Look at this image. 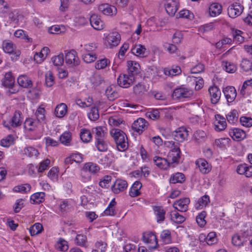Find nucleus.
I'll list each match as a JSON object with an SVG mask.
<instances>
[{"mask_svg":"<svg viewBox=\"0 0 252 252\" xmlns=\"http://www.w3.org/2000/svg\"><path fill=\"white\" fill-rule=\"evenodd\" d=\"M113 138L117 149L121 152L126 151L128 148V139L126 133L118 128H114L110 131Z\"/></svg>","mask_w":252,"mask_h":252,"instance_id":"f257e3e1","label":"nucleus"},{"mask_svg":"<svg viewBox=\"0 0 252 252\" xmlns=\"http://www.w3.org/2000/svg\"><path fill=\"white\" fill-rule=\"evenodd\" d=\"M168 146L171 147V149L168 154V161H170V164L173 163L178 164L181 158V152L178 146V143L174 141H169Z\"/></svg>","mask_w":252,"mask_h":252,"instance_id":"f03ea898","label":"nucleus"},{"mask_svg":"<svg viewBox=\"0 0 252 252\" xmlns=\"http://www.w3.org/2000/svg\"><path fill=\"white\" fill-rule=\"evenodd\" d=\"M193 94V91L189 88L180 87L174 90L172 93V97L175 99L182 100L185 98L191 97Z\"/></svg>","mask_w":252,"mask_h":252,"instance_id":"7ed1b4c3","label":"nucleus"},{"mask_svg":"<svg viewBox=\"0 0 252 252\" xmlns=\"http://www.w3.org/2000/svg\"><path fill=\"white\" fill-rule=\"evenodd\" d=\"M244 10V6L238 2L231 4L227 8L228 16L232 18H235L240 16Z\"/></svg>","mask_w":252,"mask_h":252,"instance_id":"20e7f679","label":"nucleus"},{"mask_svg":"<svg viewBox=\"0 0 252 252\" xmlns=\"http://www.w3.org/2000/svg\"><path fill=\"white\" fill-rule=\"evenodd\" d=\"M134 77L130 76L128 74H121L117 79L119 86L124 88H128L132 84Z\"/></svg>","mask_w":252,"mask_h":252,"instance_id":"39448f33","label":"nucleus"},{"mask_svg":"<svg viewBox=\"0 0 252 252\" xmlns=\"http://www.w3.org/2000/svg\"><path fill=\"white\" fill-rule=\"evenodd\" d=\"M65 60L66 63L71 66H77L79 64V58L76 56V52L74 50L65 53Z\"/></svg>","mask_w":252,"mask_h":252,"instance_id":"423d86ee","label":"nucleus"},{"mask_svg":"<svg viewBox=\"0 0 252 252\" xmlns=\"http://www.w3.org/2000/svg\"><path fill=\"white\" fill-rule=\"evenodd\" d=\"M188 132V130L185 127L182 126L178 128L173 132L172 135L175 140L182 142L187 139L189 135Z\"/></svg>","mask_w":252,"mask_h":252,"instance_id":"0eeeda50","label":"nucleus"},{"mask_svg":"<svg viewBox=\"0 0 252 252\" xmlns=\"http://www.w3.org/2000/svg\"><path fill=\"white\" fill-rule=\"evenodd\" d=\"M189 202V198H184L175 201L173 204V207L178 211L185 212L188 210Z\"/></svg>","mask_w":252,"mask_h":252,"instance_id":"6e6552de","label":"nucleus"},{"mask_svg":"<svg viewBox=\"0 0 252 252\" xmlns=\"http://www.w3.org/2000/svg\"><path fill=\"white\" fill-rule=\"evenodd\" d=\"M127 187V182L122 179H117L111 187L112 191L114 193H119L124 191Z\"/></svg>","mask_w":252,"mask_h":252,"instance_id":"1a4fd4ad","label":"nucleus"},{"mask_svg":"<svg viewBox=\"0 0 252 252\" xmlns=\"http://www.w3.org/2000/svg\"><path fill=\"white\" fill-rule=\"evenodd\" d=\"M92 133L94 134V141L106 139L107 128L103 126H96L92 129Z\"/></svg>","mask_w":252,"mask_h":252,"instance_id":"9d476101","label":"nucleus"},{"mask_svg":"<svg viewBox=\"0 0 252 252\" xmlns=\"http://www.w3.org/2000/svg\"><path fill=\"white\" fill-rule=\"evenodd\" d=\"M128 74L130 76L134 77V76L140 72V66L137 63L133 61L127 62Z\"/></svg>","mask_w":252,"mask_h":252,"instance_id":"9b49d317","label":"nucleus"},{"mask_svg":"<svg viewBox=\"0 0 252 252\" xmlns=\"http://www.w3.org/2000/svg\"><path fill=\"white\" fill-rule=\"evenodd\" d=\"M210 96L211 101L213 104H216L220 99L221 92L216 86H211L208 90Z\"/></svg>","mask_w":252,"mask_h":252,"instance_id":"f8f14e48","label":"nucleus"},{"mask_svg":"<svg viewBox=\"0 0 252 252\" xmlns=\"http://www.w3.org/2000/svg\"><path fill=\"white\" fill-rule=\"evenodd\" d=\"M223 93L228 102L233 101L237 95L236 91L233 86H227L223 88Z\"/></svg>","mask_w":252,"mask_h":252,"instance_id":"ddd939ff","label":"nucleus"},{"mask_svg":"<svg viewBox=\"0 0 252 252\" xmlns=\"http://www.w3.org/2000/svg\"><path fill=\"white\" fill-rule=\"evenodd\" d=\"M165 8L169 15L173 16L178 10V2L176 0H168L165 4Z\"/></svg>","mask_w":252,"mask_h":252,"instance_id":"4468645a","label":"nucleus"},{"mask_svg":"<svg viewBox=\"0 0 252 252\" xmlns=\"http://www.w3.org/2000/svg\"><path fill=\"white\" fill-rule=\"evenodd\" d=\"M98 10L103 14L107 15H116L117 12V9L115 6L109 5L107 3L102 4L99 6Z\"/></svg>","mask_w":252,"mask_h":252,"instance_id":"2eb2a0df","label":"nucleus"},{"mask_svg":"<svg viewBox=\"0 0 252 252\" xmlns=\"http://www.w3.org/2000/svg\"><path fill=\"white\" fill-rule=\"evenodd\" d=\"M229 135L233 140L238 141L244 139L246 136V133L244 130L236 128L230 129Z\"/></svg>","mask_w":252,"mask_h":252,"instance_id":"dca6fc26","label":"nucleus"},{"mask_svg":"<svg viewBox=\"0 0 252 252\" xmlns=\"http://www.w3.org/2000/svg\"><path fill=\"white\" fill-rule=\"evenodd\" d=\"M91 26L96 30H101L104 28V23L101 20L98 15L93 14L90 18Z\"/></svg>","mask_w":252,"mask_h":252,"instance_id":"f3484780","label":"nucleus"},{"mask_svg":"<svg viewBox=\"0 0 252 252\" xmlns=\"http://www.w3.org/2000/svg\"><path fill=\"white\" fill-rule=\"evenodd\" d=\"M146 123L147 122L144 119L139 118L133 123L131 127L136 132L141 133L144 130Z\"/></svg>","mask_w":252,"mask_h":252,"instance_id":"a211bd4d","label":"nucleus"},{"mask_svg":"<svg viewBox=\"0 0 252 252\" xmlns=\"http://www.w3.org/2000/svg\"><path fill=\"white\" fill-rule=\"evenodd\" d=\"M215 129L216 131H220L223 130L226 127V123L224 118L220 115L216 116V121L215 122Z\"/></svg>","mask_w":252,"mask_h":252,"instance_id":"6ab92c4d","label":"nucleus"},{"mask_svg":"<svg viewBox=\"0 0 252 252\" xmlns=\"http://www.w3.org/2000/svg\"><path fill=\"white\" fill-rule=\"evenodd\" d=\"M108 46L110 48L117 46L120 41V35L117 32H113L109 34L107 39Z\"/></svg>","mask_w":252,"mask_h":252,"instance_id":"aec40b11","label":"nucleus"},{"mask_svg":"<svg viewBox=\"0 0 252 252\" xmlns=\"http://www.w3.org/2000/svg\"><path fill=\"white\" fill-rule=\"evenodd\" d=\"M153 160L155 164L161 169L165 170L170 165V161H168L167 159L158 156H155Z\"/></svg>","mask_w":252,"mask_h":252,"instance_id":"412c9836","label":"nucleus"},{"mask_svg":"<svg viewBox=\"0 0 252 252\" xmlns=\"http://www.w3.org/2000/svg\"><path fill=\"white\" fill-rule=\"evenodd\" d=\"M22 113L20 111H16L10 120V126L13 127L20 126L22 123Z\"/></svg>","mask_w":252,"mask_h":252,"instance_id":"4be33fe9","label":"nucleus"},{"mask_svg":"<svg viewBox=\"0 0 252 252\" xmlns=\"http://www.w3.org/2000/svg\"><path fill=\"white\" fill-rule=\"evenodd\" d=\"M38 120L32 118L27 119L24 123V128L29 131L34 130L39 125Z\"/></svg>","mask_w":252,"mask_h":252,"instance_id":"5701e85b","label":"nucleus"},{"mask_svg":"<svg viewBox=\"0 0 252 252\" xmlns=\"http://www.w3.org/2000/svg\"><path fill=\"white\" fill-rule=\"evenodd\" d=\"M196 164L198 167L200 171L203 174H206L210 171V167L206 160L199 159L196 161Z\"/></svg>","mask_w":252,"mask_h":252,"instance_id":"b1692460","label":"nucleus"},{"mask_svg":"<svg viewBox=\"0 0 252 252\" xmlns=\"http://www.w3.org/2000/svg\"><path fill=\"white\" fill-rule=\"evenodd\" d=\"M19 85L23 88H29L32 86V82L27 75H20L17 79Z\"/></svg>","mask_w":252,"mask_h":252,"instance_id":"393cba45","label":"nucleus"},{"mask_svg":"<svg viewBox=\"0 0 252 252\" xmlns=\"http://www.w3.org/2000/svg\"><path fill=\"white\" fill-rule=\"evenodd\" d=\"M15 83L14 78L11 72H8L5 73L4 77L2 80V84L3 86L7 88L13 87Z\"/></svg>","mask_w":252,"mask_h":252,"instance_id":"a878e982","label":"nucleus"},{"mask_svg":"<svg viewBox=\"0 0 252 252\" xmlns=\"http://www.w3.org/2000/svg\"><path fill=\"white\" fill-rule=\"evenodd\" d=\"M131 51L134 55L142 58L147 55L146 54V49L143 45L141 44L136 45L131 49Z\"/></svg>","mask_w":252,"mask_h":252,"instance_id":"bb28decb","label":"nucleus"},{"mask_svg":"<svg viewBox=\"0 0 252 252\" xmlns=\"http://www.w3.org/2000/svg\"><path fill=\"white\" fill-rule=\"evenodd\" d=\"M142 184L139 181H135L130 188L129 194L131 197H136L141 193L140 189L142 188Z\"/></svg>","mask_w":252,"mask_h":252,"instance_id":"cd10ccee","label":"nucleus"},{"mask_svg":"<svg viewBox=\"0 0 252 252\" xmlns=\"http://www.w3.org/2000/svg\"><path fill=\"white\" fill-rule=\"evenodd\" d=\"M94 145L97 150L101 152H106L108 149V143L106 139L94 141Z\"/></svg>","mask_w":252,"mask_h":252,"instance_id":"c85d7f7f","label":"nucleus"},{"mask_svg":"<svg viewBox=\"0 0 252 252\" xmlns=\"http://www.w3.org/2000/svg\"><path fill=\"white\" fill-rule=\"evenodd\" d=\"M155 214L157 217V222L161 223L165 220V211L161 206H156L154 209Z\"/></svg>","mask_w":252,"mask_h":252,"instance_id":"c756f323","label":"nucleus"},{"mask_svg":"<svg viewBox=\"0 0 252 252\" xmlns=\"http://www.w3.org/2000/svg\"><path fill=\"white\" fill-rule=\"evenodd\" d=\"M133 91L135 95L142 96L147 91V89L145 84L139 83L133 86Z\"/></svg>","mask_w":252,"mask_h":252,"instance_id":"7c9ffc66","label":"nucleus"},{"mask_svg":"<svg viewBox=\"0 0 252 252\" xmlns=\"http://www.w3.org/2000/svg\"><path fill=\"white\" fill-rule=\"evenodd\" d=\"M67 109V106L65 103H60L56 106L55 114L58 118H62L66 114Z\"/></svg>","mask_w":252,"mask_h":252,"instance_id":"2f4dec72","label":"nucleus"},{"mask_svg":"<svg viewBox=\"0 0 252 252\" xmlns=\"http://www.w3.org/2000/svg\"><path fill=\"white\" fill-rule=\"evenodd\" d=\"M221 5L218 3H212L209 7V13L212 17H215L221 12Z\"/></svg>","mask_w":252,"mask_h":252,"instance_id":"473e14b6","label":"nucleus"},{"mask_svg":"<svg viewBox=\"0 0 252 252\" xmlns=\"http://www.w3.org/2000/svg\"><path fill=\"white\" fill-rule=\"evenodd\" d=\"M170 218L172 221L177 224L182 223L186 220L185 218L176 210L171 211Z\"/></svg>","mask_w":252,"mask_h":252,"instance_id":"72a5a7b5","label":"nucleus"},{"mask_svg":"<svg viewBox=\"0 0 252 252\" xmlns=\"http://www.w3.org/2000/svg\"><path fill=\"white\" fill-rule=\"evenodd\" d=\"M45 193L43 192H36L31 196L32 204H39L44 201Z\"/></svg>","mask_w":252,"mask_h":252,"instance_id":"f704fd0d","label":"nucleus"},{"mask_svg":"<svg viewBox=\"0 0 252 252\" xmlns=\"http://www.w3.org/2000/svg\"><path fill=\"white\" fill-rule=\"evenodd\" d=\"M185 181V175L180 172L173 174L170 179V183L171 184L182 183Z\"/></svg>","mask_w":252,"mask_h":252,"instance_id":"c9c22d12","label":"nucleus"},{"mask_svg":"<svg viewBox=\"0 0 252 252\" xmlns=\"http://www.w3.org/2000/svg\"><path fill=\"white\" fill-rule=\"evenodd\" d=\"M116 202L115 199H113L109 203L108 206L105 210L104 213L106 216H114L116 214V211L115 210V205Z\"/></svg>","mask_w":252,"mask_h":252,"instance_id":"e433bc0d","label":"nucleus"},{"mask_svg":"<svg viewBox=\"0 0 252 252\" xmlns=\"http://www.w3.org/2000/svg\"><path fill=\"white\" fill-rule=\"evenodd\" d=\"M163 72L165 75L173 76L180 74L181 73V69L178 66L172 68L167 67L164 69Z\"/></svg>","mask_w":252,"mask_h":252,"instance_id":"4c0bfd02","label":"nucleus"},{"mask_svg":"<svg viewBox=\"0 0 252 252\" xmlns=\"http://www.w3.org/2000/svg\"><path fill=\"white\" fill-rule=\"evenodd\" d=\"M80 136L81 140L86 143H88L91 141L92 138L91 131L87 129L83 128L81 130Z\"/></svg>","mask_w":252,"mask_h":252,"instance_id":"58836bf2","label":"nucleus"},{"mask_svg":"<svg viewBox=\"0 0 252 252\" xmlns=\"http://www.w3.org/2000/svg\"><path fill=\"white\" fill-rule=\"evenodd\" d=\"M209 202V196L207 195H205L198 200L195 205V207L197 209H201L203 207L206 206Z\"/></svg>","mask_w":252,"mask_h":252,"instance_id":"ea45409f","label":"nucleus"},{"mask_svg":"<svg viewBox=\"0 0 252 252\" xmlns=\"http://www.w3.org/2000/svg\"><path fill=\"white\" fill-rule=\"evenodd\" d=\"M43 230L42 224L39 223H36L29 228V231L31 236H35L40 233Z\"/></svg>","mask_w":252,"mask_h":252,"instance_id":"a19ab883","label":"nucleus"},{"mask_svg":"<svg viewBox=\"0 0 252 252\" xmlns=\"http://www.w3.org/2000/svg\"><path fill=\"white\" fill-rule=\"evenodd\" d=\"M91 83L95 87L100 85L104 81L103 77L98 73H94L90 78Z\"/></svg>","mask_w":252,"mask_h":252,"instance_id":"79ce46f5","label":"nucleus"},{"mask_svg":"<svg viewBox=\"0 0 252 252\" xmlns=\"http://www.w3.org/2000/svg\"><path fill=\"white\" fill-rule=\"evenodd\" d=\"M2 48L4 52L9 54H12L14 50L13 43L10 41H3L2 43Z\"/></svg>","mask_w":252,"mask_h":252,"instance_id":"37998d69","label":"nucleus"},{"mask_svg":"<svg viewBox=\"0 0 252 252\" xmlns=\"http://www.w3.org/2000/svg\"><path fill=\"white\" fill-rule=\"evenodd\" d=\"M84 169L88 170L92 173H95L99 170V167L96 163L88 162L84 165Z\"/></svg>","mask_w":252,"mask_h":252,"instance_id":"c03bdc74","label":"nucleus"},{"mask_svg":"<svg viewBox=\"0 0 252 252\" xmlns=\"http://www.w3.org/2000/svg\"><path fill=\"white\" fill-rule=\"evenodd\" d=\"M14 138L13 135L9 134L5 138L1 140L0 144L2 146L8 147L14 143Z\"/></svg>","mask_w":252,"mask_h":252,"instance_id":"a18cd8bd","label":"nucleus"},{"mask_svg":"<svg viewBox=\"0 0 252 252\" xmlns=\"http://www.w3.org/2000/svg\"><path fill=\"white\" fill-rule=\"evenodd\" d=\"M240 67L246 72L252 70V62L248 59H243L240 64Z\"/></svg>","mask_w":252,"mask_h":252,"instance_id":"49530a36","label":"nucleus"},{"mask_svg":"<svg viewBox=\"0 0 252 252\" xmlns=\"http://www.w3.org/2000/svg\"><path fill=\"white\" fill-rule=\"evenodd\" d=\"M71 135L70 132H64L60 136V140L61 142L65 145H69L71 140Z\"/></svg>","mask_w":252,"mask_h":252,"instance_id":"de8ad7c7","label":"nucleus"},{"mask_svg":"<svg viewBox=\"0 0 252 252\" xmlns=\"http://www.w3.org/2000/svg\"><path fill=\"white\" fill-rule=\"evenodd\" d=\"M31 187L29 184H25L24 185H19L15 186L13 188V190L15 192H21L26 193L29 191L31 189Z\"/></svg>","mask_w":252,"mask_h":252,"instance_id":"09e8293b","label":"nucleus"},{"mask_svg":"<svg viewBox=\"0 0 252 252\" xmlns=\"http://www.w3.org/2000/svg\"><path fill=\"white\" fill-rule=\"evenodd\" d=\"M143 240L146 243H151L153 241H156L157 238L153 233H144L143 234Z\"/></svg>","mask_w":252,"mask_h":252,"instance_id":"8fccbe9b","label":"nucleus"},{"mask_svg":"<svg viewBox=\"0 0 252 252\" xmlns=\"http://www.w3.org/2000/svg\"><path fill=\"white\" fill-rule=\"evenodd\" d=\"M238 114L237 110L234 109L226 116L227 121L231 124H233L237 121Z\"/></svg>","mask_w":252,"mask_h":252,"instance_id":"3c124183","label":"nucleus"},{"mask_svg":"<svg viewBox=\"0 0 252 252\" xmlns=\"http://www.w3.org/2000/svg\"><path fill=\"white\" fill-rule=\"evenodd\" d=\"M222 65L225 70L228 73H234L237 69L236 66L233 63L228 62H223Z\"/></svg>","mask_w":252,"mask_h":252,"instance_id":"603ef678","label":"nucleus"},{"mask_svg":"<svg viewBox=\"0 0 252 252\" xmlns=\"http://www.w3.org/2000/svg\"><path fill=\"white\" fill-rule=\"evenodd\" d=\"M206 216V212L202 211L196 217V221L198 225L200 227H203L206 223L205 218Z\"/></svg>","mask_w":252,"mask_h":252,"instance_id":"864d4df0","label":"nucleus"},{"mask_svg":"<svg viewBox=\"0 0 252 252\" xmlns=\"http://www.w3.org/2000/svg\"><path fill=\"white\" fill-rule=\"evenodd\" d=\"M242 32L241 31L238 30L232 32L233 41L237 44H240L244 41V37L241 35Z\"/></svg>","mask_w":252,"mask_h":252,"instance_id":"5fc2aeb1","label":"nucleus"},{"mask_svg":"<svg viewBox=\"0 0 252 252\" xmlns=\"http://www.w3.org/2000/svg\"><path fill=\"white\" fill-rule=\"evenodd\" d=\"M88 117L91 121L97 120L99 117L98 108L96 107H92L90 112L88 114Z\"/></svg>","mask_w":252,"mask_h":252,"instance_id":"6e6d98bb","label":"nucleus"},{"mask_svg":"<svg viewBox=\"0 0 252 252\" xmlns=\"http://www.w3.org/2000/svg\"><path fill=\"white\" fill-rule=\"evenodd\" d=\"M87 237L82 234H78L76 235L75 241L76 244L80 246L85 247L87 242Z\"/></svg>","mask_w":252,"mask_h":252,"instance_id":"4d7b16f0","label":"nucleus"},{"mask_svg":"<svg viewBox=\"0 0 252 252\" xmlns=\"http://www.w3.org/2000/svg\"><path fill=\"white\" fill-rule=\"evenodd\" d=\"M54 83V77L51 71H48L45 74V84L47 87H50Z\"/></svg>","mask_w":252,"mask_h":252,"instance_id":"13d9d810","label":"nucleus"},{"mask_svg":"<svg viewBox=\"0 0 252 252\" xmlns=\"http://www.w3.org/2000/svg\"><path fill=\"white\" fill-rule=\"evenodd\" d=\"M105 94L110 100H114L115 98H117L118 96L117 92L113 91L111 87H109L107 88L105 91Z\"/></svg>","mask_w":252,"mask_h":252,"instance_id":"bf43d9fd","label":"nucleus"},{"mask_svg":"<svg viewBox=\"0 0 252 252\" xmlns=\"http://www.w3.org/2000/svg\"><path fill=\"white\" fill-rule=\"evenodd\" d=\"M110 63L109 61L106 59H103L97 61L95 63V67L97 69H101L104 68Z\"/></svg>","mask_w":252,"mask_h":252,"instance_id":"052dcab7","label":"nucleus"},{"mask_svg":"<svg viewBox=\"0 0 252 252\" xmlns=\"http://www.w3.org/2000/svg\"><path fill=\"white\" fill-rule=\"evenodd\" d=\"M52 62L55 66H60L63 64L64 61L63 54H60L58 56L53 57Z\"/></svg>","mask_w":252,"mask_h":252,"instance_id":"680f3d73","label":"nucleus"},{"mask_svg":"<svg viewBox=\"0 0 252 252\" xmlns=\"http://www.w3.org/2000/svg\"><path fill=\"white\" fill-rule=\"evenodd\" d=\"M83 61L87 63H91L94 62L96 59L95 54L88 53L82 55Z\"/></svg>","mask_w":252,"mask_h":252,"instance_id":"e2e57ef3","label":"nucleus"},{"mask_svg":"<svg viewBox=\"0 0 252 252\" xmlns=\"http://www.w3.org/2000/svg\"><path fill=\"white\" fill-rule=\"evenodd\" d=\"M24 154L28 157L37 156L38 155V151L32 147L26 148L24 150Z\"/></svg>","mask_w":252,"mask_h":252,"instance_id":"0e129e2a","label":"nucleus"},{"mask_svg":"<svg viewBox=\"0 0 252 252\" xmlns=\"http://www.w3.org/2000/svg\"><path fill=\"white\" fill-rule=\"evenodd\" d=\"M241 124L245 126L251 127L252 126V119L251 117L243 116L240 119Z\"/></svg>","mask_w":252,"mask_h":252,"instance_id":"69168bd1","label":"nucleus"},{"mask_svg":"<svg viewBox=\"0 0 252 252\" xmlns=\"http://www.w3.org/2000/svg\"><path fill=\"white\" fill-rule=\"evenodd\" d=\"M112 177L110 176H105L102 179H101L99 183V185L102 188H107L109 186V183L111 180Z\"/></svg>","mask_w":252,"mask_h":252,"instance_id":"338daca9","label":"nucleus"},{"mask_svg":"<svg viewBox=\"0 0 252 252\" xmlns=\"http://www.w3.org/2000/svg\"><path fill=\"white\" fill-rule=\"evenodd\" d=\"M216 234L215 232H211L208 233L205 238V241L209 245L213 244L216 242Z\"/></svg>","mask_w":252,"mask_h":252,"instance_id":"774afa93","label":"nucleus"}]
</instances>
